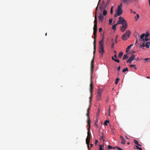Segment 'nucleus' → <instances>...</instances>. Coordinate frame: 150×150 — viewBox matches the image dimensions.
I'll use <instances>...</instances> for the list:
<instances>
[{
  "mask_svg": "<svg viewBox=\"0 0 150 150\" xmlns=\"http://www.w3.org/2000/svg\"><path fill=\"white\" fill-rule=\"evenodd\" d=\"M125 137L126 138V139H129V138L126 136H125Z\"/></svg>",
  "mask_w": 150,
  "mask_h": 150,
  "instance_id": "obj_63",
  "label": "nucleus"
},
{
  "mask_svg": "<svg viewBox=\"0 0 150 150\" xmlns=\"http://www.w3.org/2000/svg\"><path fill=\"white\" fill-rule=\"evenodd\" d=\"M118 39V36L117 35L115 38V41L116 43H117V39Z\"/></svg>",
  "mask_w": 150,
  "mask_h": 150,
  "instance_id": "obj_37",
  "label": "nucleus"
},
{
  "mask_svg": "<svg viewBox=\"0 0 150 150\" xmlns=\"http://www.w3.org/2000/svg\"><path fill=\"white\" fill-rule=\"evenodd\" d=\"M122 3L120 4V5L117 7L118 8H122Z\"/></svg>",
  "mask_w": 150,
  "mask_h": 150,
  "instance_id": "obj_34",
  "label": "nucleus"
},
{
  "mask_svg": "<svg viewBox=\"0 0 150 150\" xmlns=\"http://www.w3.org/2000/svg\"><path fill=\"white\" fill-rule=\"evenodd\" d=\"M90 139H86V143L87 145L88 148V150H89V145L90 142Z\"/></svg>",
  "mask_w": 150,
  "mask_h": 150,
  "instance_id": "obj_13",
  "label": "nucleus"
},
{
  "mask_svg": "<svg viewBox=\"0 0 150 150\" xmlns=\"http://www.w3.org/2000/svg\"><path fill=\"white\" fill-rule=\"evenodd\" d=\"M103 145H100L99 146V150H103Z\"/></svg>",
  "mask_w": 150,
  "mask_h": 150,
  "instance_id": "obj_29",
  "label": "nucleus"
},
{
  "mask_svg": "<svg viewBox=\"0 0 150 150\" xmlns=\"http://www.w3.org/2000/svg\"><path fill=\"white\" fill-rule=\"evenodd\" d=\"M137 18L135 19L136 21H137L138 19L139 18V15L138 14H137Z\"/></svg>",
  "mask_w": 150,
  "mask_h": 150,
  "instance_id": "obj_40",
  "label": "nucleus"
},
{
  "mask_svg": "<svg viewBox=\"0 0 150 150\" xmlns=\"http://www.w3.org/2000/svg\"><path fill=\"white\" fill-rule=\"evenodd\" d=\"M134 69H135L136 70V69H137V67H134Z\"/></svg>",
  "mask_w": 150,
  "mask_h": 150,
  "instance_id": "obj_60",
  "label": "nucleus"
},
{
  "mask_svg": "<svg viewBox=\"0 0 150 150\" xmlns=\"http://www.w3.org/2000/svg\"><path fill=\"white\" fill-rule=\"evenodd\" d=\"M102 30V29L101 28H99V31L100 32H101Z\"/></svg>",
  "mask_w": 150,
  "mask_h": 150,
  "instance_id": "obj_48",
  "label": "nucleus"
},
{
  "mask_svg": "<svg viewBox=\"0 0 150 150\" xmlns=\"http://www.w3.org/2000/svg\"><path fill=\"white\" fill-rule=\"evenodd\" d=\"M89 127L88 129L87 136L86 139H90V136L91 135V133L90 132V129L91 127V125H88Z\"/></svg>",
  "mask_w": 150,
  "mask_h": 150,
  "instance_id": "obj_8",
  "label": "nucleus"
},
{
  "mask_svg": "<svg viewBox=\"0 0 150 150\" xmlns=\"http://www.w3.org/2000/svg\"><path fill=\"white\" fill-rule=\"evenodd\" d=\"M149 34L148 33H146V35L145 34V37L146 38H147L149 37Z\"/></svg>",
  "mask_w": 150,
  "mask_h": 150,
  "instance_id": "obj_36",
  "label": "nucleus"
},
{
  "mask_svg": "<svg viewBox=\"0 0 150 150\" xmlns=\"http://www.w3.org/2000/svg\"><path fill=\"white\" fill-rule=\"evenodd\" d=\"M134 143L135 144H136L137 145L138 144V141L135 139H134Z\"/></svg>",
  "mask_w": 150,
  "mask_h": 150,
  "instance_id": "obj_28",
  "label": "nucleus"
},
{
  "mask_svg": "<svg viewBox=\"0 0 150 150\" xmlns=\"http://www.w3.org/2000/svg\"><path fill=\"white\" fill-rule=\"evenodd\" d=\"M145 34L144 33H143V34L140 36V38L141 39H143V38L145 36Z\"/></svg>",
  "mask_w": 150,
  "mask_h": 150,
  "instance_id": "obj_33",
  "label": "nucleus"
},
{
  "mask_svg": "<svg viewBox=\"0 0 150 150\" xmlns=\"http://www.w3.org/2000/svg\"><path fill=\"white\" fill-rule=\"evenodd\" d=\"M107 13V11L105 10H103V14L104 16H105Z\"/></svg>",
  "mask_w": 150,
  "mask_h": 150,
  "instance_id": "obj_30",
  "label": "nucleus"
},
{
  "mask_svg": "<svg viewBox=\"0 0 150 150\" xmlns=\"http://www.w3.org/2000/svg\"><path fill=\"white\" fill-rule=\"evenodd\" d=\"M137 145L139 146H142V145L140 144H138Z\"/></svg>",
  "mask_w": 150,
  "mask_h": 150,
  "instance_id": "obj_57",
  "label": "nucleus"
},
{
  "mask_svg": "<svg viewBox=\"0 0 150 150\" xmlns=\"http://www.w3.org/2000/svg\"><path fill=\"white\" fill-rule=\"evenodd\" d=\"M135 58V55L134 54H132L127 60V62L130 64L132 62L134 59Z\"/></svg>",
  "mask_w": 150,
  "mask_h": 150,
  "instance_id": "obj_7",
  "label": "nucleus"
},
{
  "mask_svg": "<svg viewBox=\"0 0 150 150\" xmlns=\"http://www.w3.org/2000/svg\"><path fill=\"white\" fill-rule=\"evenodd\" d=\"M122 26L120 27V30L122 32H124L125 31L127 27V24H123Z\"/></svg>",
  "mask_w": 150,
  "mask_h": 150,
  "instance_id": "obj_6",
  "label": "nucleus"
},
{
  "mask_svg": "<svg viewBox=\"0 0 150 150\" xmlns=\"http://www.w3.org/2000/svg\"><path fill=\"white\" fill-rule=\"evenodd\" d=\"M150 45V42H146V47L147 48H149V46Z\"/></svg>",
  "mask_w": 150,
  "mask_h": 150,
  "instance_id": "obj_17",
  "label": "nucleus"
},
{
  "mask_svg": "<svg viewBox=\"0 0 150 150\" xmlns=\"http://www.w3.org/2000/svg\"><path fill=\"white\" fill-rule=\"evenodd\" d=\"M120 138L121 140V143L122 144H125L126 143V140L122 136H120Z\"/></svg>",
  "mask_w": 150,
  "mask_h": 150,
  "instance_id": "obj_12",
  "label": "nucleus"
},
{
  "mask_svg": "<svg viewBox=\"0 0 150 150\" xmlns=\"http://www.w3.org/2000/svg\"><path fill=\"white\" fill-rule=\"evenodd\" d=\"M131 33V31L129 30H127L122 36V39L124 40H126L129 37Z\"/></svg>",
  "mask_w": 150,
  "mask_h": 150,
  "instance_id": "obj_2",
  "label": "nucleus"
},
{
  "mask_svg": "<svg viewBox=\"0 0 150 150\" xmlns=\"http://www.w3.org/2000/svg\"><path fill=\"white\" fill-rule=\"evenodd\" d=\"M123 54V52H119V55L118 56V58L120 59L121 58Z\"/></svg>",
  "mask_w": 150,
  "mask_h": 150,
  "instance_id": "obj_15",
  "label": "nucleus"
},
{
  "mask_svg": "<svg viewBox=\"0 0 150 150\" xmlns=\"http://www.w3.org/2000/svg\"><path fill=\"white\" fill-rule=\"evenodd\" d=\"M98 142V140L96 139L95 140V144L96 145L97 143Z\"/></svg>",
  "mask_w": 150,
  "mask_h": 150,
  "instance_id": "obj_49",
  "label": "nucleus"
},
{
  "mask_svg": "<svg viewBox=\"0 0 150 150\" xmlns=\"http://www.w3.org/2000/svg\"><path fill=\"white\" fill-rule=\"evenodd\" d=\"M114 43L113 42L112 43V45H111V47L112 48H113L114 47Z\"/></svg>",
  "mask_w": 150,
  "mask_h": 150,
  "instance_id": "obj_50",
  "label": "nucleus"
},
{
  "mask_svg": "<svg viewBox=\"0 0 150 150\" xmlns=\"http://www.w3.org/2000/svg\"><path fill=\"white\" fill-rule=\"evenodd\" d=\"M110 13L111 14H112L113 13V7H112L111 8Z\"/></svg>",
  "mask_w": 150,
  "mask_h": 150,
  "instance_id": "obj_38",
  "label": "nucleus"
},
{
  "mask_svg": "<svg viewBox=\"0 0 150 150\" xmlns=\"http://www.w3.org/2000/svg\"><path fill=\"white\" fill-rule=\"evenodd\" d=\"M103 92V91L101 89L99 88L97 94L101 95V93Z\"/></svg>",
  "mask_w": 150,
  "mask_h": 150,
  "instance_id": "obj_16",
  "label": "nucleus"
},
{
  "mask_svg": "<svg viewBox=\"0 0 150 150\" xmlns=\"http://www.w3.org/2000/svg\"><path fill=\"white\" fill-rule=\"evenodd\" d=\"M146 78L148 79H150V77H149V76H147L146 77Z\"/></svg>",
  "mask_w": 150,
  "mask_h": 150,
  "instance_id": "obj_62",
  "label": "nucleus"
},
{
  "mask_svg": "<svg viewBox=\"0 0 150 150\" xmlns=\"http://www.w3.org/2000/svg\"><path fill=\"white\" fill-rule=\"evenodd\" d=\"M129 66L131 67H134L136 66V65H135L131 64L129 65Z\"/></svg>",
  "mask_w": 150,
  "mask_h": 150,
  "instance_id": "obj_43",
  "label": "nucleus"
},
{
  "mask_svg": "<svg viewBox=\"0 0 150 150\" xmlns=\"http://www.w3.org/2000/svg\"><path fill=\"white\" fill-rule=\"evenodd\" d=\"M98 6H97V7L96 8V10H95V20H94V23H95V24H97V9H98Z\"/></svg>",
  "mask_w": 150,
  "mask_h": 150,
  "instance_id": "obj_10",
  "label": "nucleus"
},
{
  "mask_svg": "<svg viewBox=\"0 0 150 150\" xmlns=\"http://www.w3.org/2000/svg\"><path fill=\"white\" fill-rule=\"evenodd\" d=\"M128 57L127 56V54H125L124 55L123 57V59L124 60L125 59L128 58Z\"/></svg>",
  "mask_w": 150,
  "mask_h": 150,
  "instance_id": "obj_26",
  "label": "nucleus"
},
{
  "mask_svg": "<svg viewBox=\"0 0 150 150\" xmlns=\"http://www.w3.org/2000/svg\"><path fill=\"white\" fill-rule=\"evenodd\" d=\"M149 6H150V0H149Z\"/></svg>",
  "mask_w": 150,
  "mask_h": 150,
  "instance_id": "obj_56",
  "label": "nucleus"
},
{
  "mask_svg": "<svg viewBox=\"0 0 150 150\" xmlns=\"http://www.w3.org/2000/svg\"><path fill=\"white\" fill-rule=\"evenodd\" d=\"M98 120L97 119H96V120L95 122V125H96L97 127H98V125L97 124V123L98 122Z\"/></svg>",
  "mask_w": 150,
  "mask_h": 150,
  "instance_id": "obj_35",
  "label": "nucleus"
},
{
  "mask_svg": "<svg viewBox=\"0 0 150 150\" xmlns=\"http://www.w3.org/2000/svg\"><path fill=\"white\" fill-rule=\"evenodd\" d=\"M96 97L97 100H100L101 99V95H98Z\"/></svg>",
  "mask_w": 150,
  "mask_h": 150,
  "instance_id": "obj_21",
  "label": "nucleus"
},
{
  "mask_svg": "<svg viewBox=\"0 0 150 150\" xmlns=\"http://www.w3.org/2000/svg\"><path fill=\"white\" fill-rule=\"evenodd\" d=\"M99 44L100 45V46H101V45H102L103 46V39L101 40V41L99 42Z\"/></svg>",
  "mask_w": 150,
  "mask_h": 150,
  "instance_id": "obj_22",
  "label": "nucleus"
},
{
  "mask_svg": "<svg viewBox=\"0 0 150 150\" xmlns=\"http://www.w3.org/2000/svg\"><path fill=\"white\" fill-rule=\"evenodd\" d=\"M108 148L109 149L112 148V146L110 145H109L108 146Z\"/></svg>",
  "mask_w": 150,
  "mask_h": 150,
  "instance_id": "obj_46",
  "label": "nucleus"
},
{
  "mask_svg": "<svg viewBox=\"0 0 150 150\" xmlns=\"http://www.w3.org/2000/svg\"><path fill=\"white\" fill-rule=\"evenodd\" d=\"M117 148L118 149V150H123V149H121V148H119V147H117Z\"/></svg>",
  "mask_w": 150,
  "mask_h": 150,
  "instance_id": "obj_52",
  "label": "nucleus"
},
{
  "mask_svg": "<svg viewBox=\"0 0 150 150\" xmlns=\"http://www.w3.org/2000/svg\"><path fill=\"white\" fill-rule=\"evenodd\" d=\"M90 145L91 147L93 146V144H91Z\"/></svg>",
  "mask_w": 150,
  "mask_h": 150,
  "instance_id": "obj_61",
  "label": "nucleus"
},
{
  "mask_svg": "<svg viewBox=\"0 0 150 150\" xmlns=\"http://www.w3.org/2000/svg\"><path fill=\"white\" fill-rule=\"evenodd\" d=\"M114 52L115 53V54H116V52L115 51H114Z\"/></svg>",
  "mask_w": 150,
  "mask_h": 150,
  "instance_id": "obj_64",
  "label": "nucleus"
},
{
  "mask_svg": "<svg viewBox=\"0 0 150 150\" xmlns=\"http://www.w3.org/2000/svg\"><path fill=\"white\" fill-rule=\"evenodd\" d=\"M103 134V136L102 137H101V139H102L103 140V141H104V139L103 138V135H104V134L103 133L102 134Z\"/></svg>",
  "mask_w": 150,
  "mask_h": 150,
  "instance_id": "obj_51",
  "label": "nucleus"
},
{
  "mask_svg": "<svg viewBox=\"0 0 150 150\" xmlns=\"http://www.w3.org/2000/svg\"><path fill=\"white\" fill-rule=\"evenodd\" d=\"M99 52L102 54H103L104 53L105 51L104 50L103 46L101 45L99 46Z\"/></svg>",
  "mask_w": 150,
  "mask_h": 150,
  "instance_id": "obj_11",
  "label": "nucleus"
},
{
  "mask_svg": "<svg viewBox=\"0 0 150 150\" xmlns=\"http://www.w3.org/2000/svg\"><path fill=\"white\" fill-rule=\"evenodd\" d=\"M98 17L100 21H103L104 19V17L101 14H100Z\"/></svg>",
  "mask_w": 150,
  "mask_h": 150,
  "instance_id": "obj_14",
  "label": "nucleus"
},
{
  "mask_svg": "<svg viewBox=\"0 0 150 150\" xmlns=\"http://www.w3.org/2000/svg\"><path fill=\"white\" fill-rule=\"evenodd\" d=\"M133 44H131L129 46V47H130V48H131V47L133 46Z\"/></svg>",
  "mask_w": 150,
  "mask_h": 150,
  "instance_id": "obj_55",
  "label": "nucleus"
},
{
  "mask_svg": "<svg viewBox=\"0 0 150 150\" xmlns=\"http://www.w3.org/2000/svg\"><path fill=\"white\" fill-rule=\"evenodd\" d=\"M144 60H145L146 61H147V62H149V61L150 60V58H145L144 59Z\"/></svg>",
  "mask_w": 150,
  "mask_h": 150,
  "instance_id": "obj_39",
  "label": "nucleus"
},
{
  "mask_svg": "<svg viewBox=\"0 0 150 150\" xmlns=\"http://www.w3.org/2000/svg\"><path fill=\"white\" fill-rule=\"evenodd\" d=\"M143 41H147L149 40V39L147 38H146L145 39H143Z\"/></svg>",
  "mask_w": 150,
  "mask_h": 150,
  "instance_id": "obj_42",
  "label": "nucleus"
},
{
  "mask_svg": "<svg viewBox=\"0 0 150 150\" xmlns=\"http://www.w3.org/2000/svg\"><path fill=\"white\" fill-rule=\"evenodd\" d=\"M117 24H121L125 25L127 24V21L124 19L123 18L120 17L119 18V20L117 22Z\"/></svg>",
  "mask_w": 150,
  "mask_h": 150,
  "instance_id": "obj_3",
  "label": "nucleus"
},
{
  "mask_svg": "<svg viewBox=\"0 0 150 150\" xmlns=\"http://www.w3.org/2000/svg\"><path fill=\"white\" fill-rule=\"evenodd\" d=\"M117 25L118 24H117V23L115 24L112 26V29L115 30H116V27Z\"/></svg>",
  "mask_w": 150,
  "mask_h": 150,
  "instance_id": "obj_25",
  "label": "nucleus"
},
{
  "mask_svg": "<svg viewBox=\"0 0 150 150\" xmlns=\"http://www.w3.org/2000/svg\"><path fill=\"white\" fill-rule=\"evenodd\" d=\"M97 25L96 24H94V27L93 28V30H97Z\"/></svg>",
  "mask_w": 150,
  "mask_h": 150,
  "instance_id": "obj_20",
  "label": "nucleus"
},
{
  "mask_svg": "<svg viewBox=\"0 0 150 150\" xmlns=\"http://www.w3.org/2000/svg\"><path fill=\"white\" fill-rule=\"evenodd\" d=\"M128 71V69L126 67L124 69H123L122 70V72L123 73L125 72L126 71Z\"/></svg>",
  "mask_w": 150,
  "mask_h": 150,
  "instance_id": "obj_23",
  "label": "nucleus"
},
{
  "mask_svg": "<svg viewBox=\"0 0 150 150\" xmlns=\"http://www.w3.org/2000/svg\"><path fill=\"white\" fill-rule=\"evenodd\" d=\"M97 31L96 30H93V34L94 38H96V37Z\"/></svg>",
  "mask_w": 150,
  "mask_h": 150,
  "instance_id": "obj_18",
  "label": "nucleus"
},
{
  "mask_svg": "<svg viewBox=\"0 0 150 150\" xmlns=\"http://www.w3.org/2000/svg\"><path fill=\"white\" fill-rule=\"evenodd\" d=\"M120 69V66H119L117 69V70L118 71H119Z\"/></svg>",
  "mask_w": 150,
  "mask_h": 150,
  "instance_id": "obj_47",
  "label": "nucleus"
},
{
  "mask_svg": "<svg viewBox=\"0 0 150 150\" xmlns=\"http://www.w3.org/2000/svg\"><path fill=\"white\" fill-rule=\"evenodd\" d=\"M134 148L135 149H139V150H142V149L141 147H139L138 146H135L134 147Z\"/></svg>",
  "mask_w": 150,
  "mask_h": 150,
  "instance_id": "obj_19",
  "label": "nucleus"
},
{
  "mask_svg": "<svg viewBox=\"0 0 150 150\" xmlns=\"http://www.w3.org/2000/svg\"><path fill=\"white\" fill-rule=\"evenodd\" d=\"M140 47H141L142 46L143 47H145V45L144 43H143L142 45H140Z\"/></svg>",
  "mask_w": 150,
  "mask_h": 150,
  "instance_id": "obj_45",
  "label": "nucleus"
},
{
  "mask_svg": "<svg viewBox=\"0 0 150 150\" xmlns=\"http://www.w3.org/2000/svg\"><path fill=\"white\" fill-rule=\"evenodd\" d=\"M133 13L134 14H136V12H135V11H133Z\"/></svg>",
  "mask_w": 150,
  "mask_h": 150,
  "instance_id": "obj_59",
  "label": "nucleus"
},
{
  "mask_svg": "<svg viewBox=\"0 0 150 150\" xmlns=\"http://www.w3.org/2000/svg\"><path fill=\"white\" fill-rule=\"evenodd\" d=\"M114 57L116 58V59H117V55H116V54H115L114 55Z\"/></svg>",
  "mask_w": 150,
  "mask_h": 150,
  "instance_id": "obj_53",
  "label": "nucleus"
},
{
  "mask_svg": "<svg viewBox=\"0 0 150 150\" xmlns=\"http://www.w3.org/2000/svg\"><path fill=\"white\" fill-rule=\"evenodd\" d=\"M112 59L113 60H114L115 61V58H114L113 57H112Z\"/></svg>",
  "mask_w": 150,
  "mask_h": 150,
  "instance_id": "obj_54",
  "label": "nucleus"
},
{
  "mask_svg": "<svg viewBox=\"0 0 150 150\" xmlns=\"http://www.w3.org/2000/svg\"><path fill=\"white\" fill-rule=\"evenodd\" d=\"M130 144V143L129 142H128L127 143V144L128 145H129Z\"/></svg>",
  "mask_w": 150,
  "mask_h": 150,
  "instance_id": "obj_58",
  "label": "nucleus"
},
{
  "mask_svg": "<svg viewBox=\"0 0 150 150\" xmlns=\"http://www.w3.org/2000/svg\"><path fill=\"white\" fill-rule=\"evenodd\" d=\"M92 94H93V93H92V94H91V96L89 98V99H90L89 102H90V103H91V98L92 96Z\"/></svg>",
  "mask_w": 150,
  "mask_h": 150,
  "instance_id": "obj_32",
  "label": "nucleus"
},
{
  "mask_svg": "<svg viewBox=\"0 0 150 150\" xmlns=\"http://www.w3.org/2000/svg\"><path fill=\"white\" fill-rule=\"evenodd\" d=\"M109 121L108 120H106L104 121V124L106 125H107V123H109Z\"/></svg>",
  "mask_w": 150,
  "mask_h": 150,
  "instance_id": "obj_24",
  "label": "nucleus"
},
{
  "mask_svg": "<svg viewBox=\"0 0 150 150\" xmlns=\"http://www.w3.org/2000/svg\"><path fill=\"white\" fill-rule=\"evenodd\" d=\"M89 110L90 108H89L87 110V113L86 114V115L87 117V123L88 124V125H91V121L89 115Z\"/></svg>",
  "mask_w": 150,
  "mask_h": 150,
  "instance_id": "obj_4",
  "label": "nucleus"
},
{
  "mask_svg": "<svg viewBox=\"0 0 150 150\" xmlns=\"http://www.w3.org/2000/svg\"><path fill=\"white\" fill-rule=\"evenodd\" d=\"M131 49V48H130V47H129L128 46V47L126 48V53L128 52H129V50Z\"/></svg>",
  "mask_w": 150,
  "mask_h": 150,
  "instance_id": "obj_27",
  "label": "nucleus"
},
{
  "mask_svg": "<svg viewBox=\"0 0 150 150\" xmlns=\"http://www.w3.org/2000/svg\"><path fill=\"white\" fill-rule=\"evenodd\" d=\"M122 12L123 11L122 8H117V10L116 11V13L114 17H116L117 16H120L122 13Z\"/></svg>",
  "mask_w": 150,
  "mask_h": 150,
  "instance_id": "obj_5",
  "label": "nucleus"
},
{
  "mask_svg": "<svg viewBox=\"0 0 150 150\" xmlns=\"http://www.w3.org/2000/svg\"><path fill=\"white\" fill-rule=\"evenodd\" d=\"M120 79L119 78H117L116 79L115 81V83L116 84H117L118 83V81Z\"/></svg>",
  "mask_w": 150,
  "mask_h": 150,
  "instance_id": "obj_31",
  "label": "nucleus"
},
{
  "mask_svg": "<svg viewBox=\"0 0 150 150\" xmlns=\"http://www.w3.org/2000/svg\"><path fill=\"white\" fill-rule=\"evenodd\" d=\"M109 25H110L111 24V23H112V19H110L109 20Z\"/></svg>",
  "mask_w": 150,
  "mask_h": 150,
  "instance_id": "obj_41",
  "label": "nucleus"
},
{
  "mask_svg": "<svg viewBox=\"0 0 150 150\" xmlns=\"http://www.w3.org/2000/svg\"><path fill=\"white\" fill-rule=\"evenodd\" d=\"M115 61L118 63L120 62V60L119 59H115Z\"/></svg>",
  "mask_w": 150,
  "mask_h": 150,
  "instance_id": "obj_44",
  "label": "nucleus"
},
{
  "mask_svg": "<svg viewBox=\"0 0 150 150\" xmlns=\"http://www.w3.org/2000/svg\"><path fill=\"white\" fill-rule=\"evenodd\" d=\"M96 38H94V42H93V44H94V51H93V59L94 60V56H95V53L96 52Z\"/></svg>",
  "mask_w": 150,
  "mask_h": 150,
  "instance_id": "obj_9",
  "label": "nucleus"
},
{
  "mask_svg": "<svg viewBox=\"0 0 150 150\" xmlns=\"http://www.w3.org/2000/svg\"><path fill=\"white\" fill-rule=\"evenodd\" d=\"M91 83L90 84V94H91L93 93V85L92 83V75H93V68L94 67V59H92L91 63Z\"/></svg>",
  "mask_w": 150,
  "mask_h": 150,
  "instance_id": "obj_1",
  "label": "nucleus"
}]
</instances>
